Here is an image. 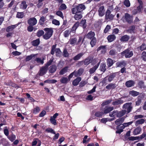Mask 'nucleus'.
<instances>
[{
    "label": "nucleus",
    "mask_w": 146,
    "mask_h": 146,
    "mask_svg": "<svg viewBox=\"0 0 146 146\" xmlns=\"http://www.w3.org/2000/svg\"><path fill=\"white\" fill-rule=\"evenodd\" d=\"M114 109L113 107L112 106H106L105 108L102 109V111L104 114H106L109 113H110L113 111Z\"/></svg>",
    "instance_id": "nucleus-8"
},
{
    "label": "nucleus",
    "mask_w": 146,
    "mask_h": 146,
    "mask_svg": "<svg viewBox=\"0 0 146 146\" xmlns=\"http://www.w3.org/2000/svg\"><path fill=\"white\" fill-rule=\"evenodd\" d=\"M63 56L65 57H68L69 56V54L66 48H65L63 51Z\"/></svg>",
    "instance_id": "nucleus-62"
},
{
    "label": "nucleus",
    "mask_w": 146,
    "mask_h": 146,
    "mask_svg": "<svg viewBox=\"0 0 146 146\" xmlns=\"http://www.w3.org/2000/svg\"><path fill=\"white\" fill-rule=\"evenodd\" d=\"M8 138L11 142L13 141L16 138V135L12 133L7 137Z\"/></svg>",
    "instance_id": "nucleus-44"
},
{
    "label": "nucleus",
    "mask_w": 146,
    "mask_h": 146,
    "mask_svg": "<svg viewBox=\"0 0 146 146\" xmlns=\"http://www.w3.org/2000/svg\"><path fill=\"white\" fill-rule=\"evenodd\" d=\"M81 78L80 77L76 78L72 81V84L74 86H77L81 81Z\"/></svg>",
    "instance_id": "nucleus-31"
},
{
    "label": "nucleus",
    "mask_w": 146,
    "mask_h": 146,
    "mask_svg": "<svg viewBox=\"0 0 146 146\" xmlns=\"http://www.w3.org/2000/svg\"><path fill=\"white\" fill-rule=\"evenodd\" d=\"M106 63L105 62H102L100 64L99 70H100L103 73H104L106 70Z\"/></svg>",
    "instance_id": "nucleus-24"
},
{
    "label": "nucleus",
    "mask_w": 146,
    "mask_h": 146,
    "mask_svg": "<svg viewBox=\"0 0 146 146\" xmlns=\"http://www.w3.org/2000/svg\"><path fill=\"white\" fill-rule=\"evenodd\" d=\"M92 60V58L90 57H88L83 60L85 65L87 66L91 63Z\"/></svg>",
    "instance_id": "nucleus-18"
},
{
    "label": "nucleus",
    "mask_w": 146,
    "mask_h": 146,
    "mask_svg": "<svg viewBox=\"0 0 146 146\" xmlns=\"http://www.w3.org/2000/svg\"><path fill=\"white\" fill-rule=\"evenodd\" d=\"M143 6L139 5L137 7V9L134 10L135 12V14H136L138 13H140L141 11V9L143 8Z\"/></svg>",
    "instance_id": "nucleus-51"
},
{
    "label": "nucleus",
    "mask_w": 146,
    "mask_h": 146,
    "mask_svg": "<svg viewBox=\"0 0 146 146\" xmlns=\"http://www.w3.org/2000/svg\"><path fill=\"white\" fill-rule=\"evenodd\" d=\"M104 114L103 111H97L95 112L94 115L97 117H102Z\"/></svg>",
    "instance_id": "nucleus-50"
},
{
    "label": "nucleus",
    "mask_w": 146,
    "mask_h": 146,
    "mask_svg": "<svg viewBox=\"0 0 146 146\" xmlns=\"http://www.w3.org/2000/svg\"><path fill=\"white\" fill-rule=\"evenodd\" d=\"M76 13L74 16V18L76 20H79L82 17V15L80 14Z\"/></svg>",
    "instance_id": "nucleus-46"
},
{
    "label": "nucleus",
    "mask_w": 146,
    "mask_h": 146,
    "mask_svg": "<svg viewBox=\"0 0 146 146\" xmlns=\"http://www.w3.org/2000/svg\"><path fill=\"white\" fill-rule=\"evenodd\" d=\"M48 67L45 65L44 66H42L40 69V73L39 75L41 76L45 74L47 72Z\"/></svg>",
    "instance_id": "nucleus-14"
},
{
    "label": "nucleus",
    "mask_w": 146,
    "mask_h": 146,
    "mask_svg": "<svg viewBox=\"0 0 146 146\" xmlns=\"http://www.w3.org/2000/svg\"><path fill=\"white\" fill-rule=\"evenodd\" d=\"M76 41H77V39L76 38H70L69 39L68 42L70 44L74 45L75 44L76 45Z\"/></svg>",
    "instance_id": "nucleus-35"
},
{
    "label": "nucleus",
    "mask_w": 146,
    "mask_h": 146,
    "mask_svg": "<svg viewBox=\"0 0 146 146\" xmlns=\"http://www.w3.org/2000/svg\"><path fill=\"white\" fill-rule=\"evenodd\" d=\"M122 56L125 55L126 58H129L132 57L133 55L132 51H130L128 48H127L121 53Z\"/></svg>",
    "instance_id": "nucleus-6"
},
{
    "label": "nucleus",
    "mask_w": 146,
    "mask_h": 146,
    "mask_svg": "<svg viewBox=\"0 0 146 146\" xmlns=\"http://www.w3.org/2000/svg\"><path fill=\"white\" fill-rule=\"evenodd\" d=\"M116 87V86L115 84L110 83L106 86V88L108 90H113L115 89Z\"/></svg>",
    "instance_id": "nucleus-23"
},
{
    "label": "nucleus",
    "mask_w": 146,
    "mask_h": 146,
    "mask_svg": "<svg viewBox=\"0 0 146 146\" xmlns=\"http://www.w3.org/2000/svg\"><path fill=\"white\" fill-rule=\"evenodd\" d=\"M141 130V129L139 127H136L133 131V134L135 135L139 134Z\"/></svg>",
    "instance_id": "nucleus-49"
},
{
    "label": "nucleus",
    "mask_w": 146,
    "mask_h": 146,
    "mask_svg": "<svg viewBox=\"0 0 146 146\" xmlns=\"http://www.w3.org/2000/svg\"><path fill=\"white\" fill-rule=\"evenodd\" d=\"M44 30L46 32L43 36V37L44 39L47 40L49 39L52 36L53 33V29L51 28H44Z\"/></svg>",
    "instance_id": "nucleus-4"
},
{
    "label": "nucleus",
    "mask_w": 146,
    "mask_h": 146,
    "mask_svg": "<svg viewBox=\"0 0 146 146\" xmlns=\"http://www.w3.org/2000/svg\"><path fill=\"white\" fill-rule=\"evenodd\" d=\"M125 19L128 23L131 24L133 21V17L128 13H125Z\"/></svg>",
    "instance_id": "nucleus-10"
},
{
    "label": "nucleus",
    "mask_w": 146,
    "mask_h": 146,
    "mask_svg": "<svg viewBox=\"0 0 146 146\" xmlns=\"http://www.w3.org/2000/svg\"><path fill=\"white\" fill-rule=\"evenodd\" d=\"M84 53L83 52L80 53L73 57V59L74 61H77L79 60L84 55Z\"/></svg>",
    "instance_id": "nucleus-26"
},
{
    "label": "nucleus",
    "mask_w": 146,
    "mask_h": 146,
    "mask_svg": "<svg viewBox=\"0 0 146 146\" xmlns=\"http://www.w3.org/2000/svg\"><path fill=\"white\" fill-rule=\"evenodd\" d=\"M122 127H123L122 125H117L116 127V129H117V130L115 131L116 133L120 134L121 133L123 132V128Z\"/></svg>",
    "instance_id": "nucleus-30"
},
{
    "label": "nucleus",
    "mask_w": 146,
    "mask_h": 146,
    "mask_svg": "<svg viewBox=\"0 0 146 146\" xmlns=\"http://www.w3.org/2000/svg\"><path fill=\"white\" fill-rule=\"evenodd\" d=\"M100 60L98 62L97 60L95 59L93 60V58H92V60L91 62V65L93 66L95 65L89 70V72L90 74H92L95 72L96 70L98 68L100 64Z\"/></svg>",
    "instance_id": "nucleus-2"
},
{
    "label": "nucleus",
    "mask_w": 146,
    "mask_h": 146,
    "mask_svg": "<svg viewBox=\"0 0 146 146\" xmlns=\"http://www.w3.org/2000/svg\"><path fill=\"white\" fill-rule=\"evenodd\" d=\"M130 38V37L129 35H125L121 36L120 40L121 42H126L129 41Z\"/></svg>",
    "instance_id": "nucleus-17"
},
{
    "label": "nucleus",
    "mask_w": 146,
    "mask_h": 146,
    "mask_svg": "<svg viewBox=\"0 0 146 146\" xmlns=\"http://www.w3.org/2000/svg\"><path fill=\"white\" fill-rule=\"evenodd\" d=\"M44 58H43L42 59L39 58H36L35 59V61H36L37 63H40L42 64H43L44 63Z\"/></svg>",
    "instance_id": "nucleus-63"
},
{
    "label": "nucleus",
    "mask_w": 146,
    "mask_h": 146,
    "mask_svg": "<svg viewBox=\"0 0 146 146\" xmlns=\"http://www.w3.org/2000/svg\"><path fill=\"white\" fill-rule=\"evenodd\" d=\"M80 22L79 21H77L73 25V26L72 27L70 31L71 33L75 34L76 33V30L79 26Z\"/></svg>",
    "instance_id": "nucleus-12"
},
{
    "label": "nucleus",
    "mask_w": 146,
    "mask_h": 146,
    "mask_svg": "<svg viewBox=\"0 0 146 146\" xmlns=\"http://www.w3.org/2000/svg\"><path fill=\"white\" fill-rule=\"evenodd\" d=\"M111 12L110 10L107 9L105 15V19H110L111 20L113 19L114 16L113 15L111 14Z\"/></svg>",
    "instance_id": "nucleus-11"
},
{
    "label": "nucleus",
    "mask_w": 146,
    "mask_h": 146,
    "mask_svg": "<svg viewBox=\"0 0 146 146\" xmlns=\"http://www.w3.org/2000/svg\"><path fill=\"white\" fill-rule=\"evenodd\" d=\"M104 7L103 6H100L98 9V15L100 17H102L104 15Z\"/></svg>",
    "instance_id": "nucleus-15"
},
{
    "label": "nucleus",
    "mask_w": 146,
    "mask_h": 146,
    "mask_svg": "<svg viewBox=\"0 0 146 146\" xmlns=\"http://www.w3.org/2000/svg\"><path fill=\"white\" fill-rule=\"evenodd\" d=\"M86 20L82 19L80 23V26L82 27L84 29H85L87 25L86 24Z\"/></svg>",
    "instance_id": "nucleus-33"
},
{
    "label": "nucleus",
    "mask_w": 146,
    "mask_h": 146,
    "mask_svg": "<svg viewBox=\"0 0 146 146\" xmlns=\"http://www.w3.org/2000/svg\"><path fill=\"white\" fill-rule=\"evenodd\" d=\"M144 83V82L143 81L141 80L139 81L138 83V87L141 88H144L145 86Z\"/></svg>",
    "instance_id": "nucleus-59"
},
{
    "label": "nucleus",
    "mask_w": 146,
    "mask_h": 146,
    "mask_svg": "<svg viewBox=\"0 0 146 146\" xmlns=\"http://www.w3.org/2000/svg\"><path fill=\"white\" fill-rule=\"evenodd\" d=\"M115 61L111 58H108L106 60L107 67L109 68L111 66L115 63Z\"/></svg>",
    "instance_id": "nucleus-13"
},
{
    "label": "nucleus",
    "mask_w": 146,
    "mask_h": 146,
    "mask_svg": "<svg viewBox=\"0 0 146 146\" xmlns=\"http://www.w3.org/2000/svg\"><path fill=\"white\" fill-rule=\"evenodd\" d=\"M109 55L111 56H114L117 54V50L116 49H111L109 52Z\"/></svg>",
    "instance_id": "nucleus-39"
},
{
    "label": "nucleus",
    "mask_w": 146,
    "mask_h": 146,
    "mask_svg": "<svg viewBox=\"0 0 146 146\" xmlns=\"http://www.w3.org/2000/svg\"><path fill=\"white\" fill-rule=\"evenodd\" d=\"M37 19L34 17L30 18L27 21V23L29 25L33 26L37 24Z\"/></svg>",
    "instance_id": "nucleus-9"
},
{
    "label": "nucleus",
    "mask_w": 146,
    "mask_h": 146,
    "mask_svg": "<svg viewBox=\"0 0 146 146\" xmlns=\"http://www.w3.org/2000/svg\"><path fill=\"white\" fill-rule=\"evenodd\" d=\"M124 119L123 117H121L117 119L115 121V123L117 125L121 126L122 123L124 121Z\"/></svg>",
    "instance_id": "nucleus-22"
},
{
    "label": "nucleus",
    "mask_w": 146,
    "mask_h": 146,
    "mask_svg": "<svg viewBox=\"0 0 146 146\" xmlns=\"http://www.w3.org/2000/svg\"><path fill=\"white\" fill-rule=\"evenodd\" d=\"M124 101L123 100H121V99H119L113 102L112 103V104L114 106H116L121 104Z\"/></svg>",
    "instance_id": "nucleus-34"
},
{
    "label": "nucleus",
    "mask_w": 146,
    "mask_h": 146,
    "mask_svg": "<svg viewBox=\"0 0 146 146\" xmlns=\"http://www.w3.org/2000/svg\"><path fill=\"white\" fill-rule=\"evenodd\" d=\"M129 94L132 96H136L139 94V92L134 90H131L129 92Z\"/></svg>",
    "instance_id": "nucleus-40"
},
{
    "label": "nucleus",
    "mask_w": 146,
    "mask_h": 146,
    "mask_svg": "<svg viewBox=\"0 0 146 146\" xmlns=\"http://www.w3.org/2000/svg\"><path fill=\"white\" fill-rule=\"evenodd\" d=\"M24 16L23 12H17L16 15V17L18 18H22Z\"/></svg>",
    "instance_id": "nucleus-57"
},
{
    "label": "nucleus",
    "mask_w": 146,
    "mask_h": 146,
    "mask_svg": "<svg viewBox=\"0 0 146 146\" xmlns=\"http://www.w3.org/2000/svg\"><path fill=\"white\" fill-rule=\"evenodd\" d=\"M68 67L66 66L62 69L59 72V74L60 75H63L66 73L68 69Z\"/></svg>",
    "instance_id": "nucleus-42"
},
{
    "label": "nucleus",
    "mask_w": 146,
    "mask_h": 146,
    "mask_svg": "<svg viewBox=\"0 0 146 146\" xmlns=\"http://www.w3.org/2000/svg\"><path fill=\"white\" fill-rule=\"evenodd\" d=\"M56 45L57 44H55L52 46L50 52L51 54L53 55H54V54L55 51L56 54H60L62 53V52L59 48H56Z\"/></svg>",
    "instance_id": "nucleus-7"
},
{
    "label": "nucleus",
    "mask_w": 146,
    "mask_h": 146,
    "mask_svg": "<svg viewBox=\"0 0 146 146\" xmlns=\"http://www.w3.org/2000/svg\"><path fill=\"white\" fill-rule=\"evenodd\" d=\"M141 102V99L140 98V96H138L137 97V100L135 102V105L139 106L140 105Z\"/></svg>",
    "instance_id": "nucleus-61"
},
{
    "label": "nucleus",
    "mask_w": 146,
    "mask_h": 146,
    "mask_svg": "<svg viewBox=\"0 0 146 146\" xmlns=\"http://www.w3.org/2000/svg\"><path fill=\"white\" fill-rule=\"evenodd\" d=\"M61 82L62 84L66 83L68 81V79L66 77H63L60 79Z\"/></svg>",
    "instance_id": "nucleus-64"
},
{
    "label": "nucleus",
    "mask_w": 146,
    "mask_h": 146,
    "mask_svg": "<svg viewBox=\"0 0 146 146\" xmlns=\"http://www.w3.org/2000/svg\"><path fill=\"white\" fill-rule=\"evenodd\" d=\"M86 8L85 5L82 4H80L77 5L76 7L72 9V14L80 13L83 10Z\"/></svg>",
    "instance_id": "nucleus-3"
},
{
    "label": "nucleus",
    "mask_w": 146,
    "mask_h": 146,
    "mask_svg": "<svg viewBox=\"0 0 146 146\" xmlns=\"http://www.w3.org/2000/svg\"><path fill=\"white\" fill-rule=\"evenodd\" d=\"M116 65L117 67H124L126 65V63L125 60H123L117 62L116 63Z\"/></svg>",
    "instance_id": "nucleus-20"
},
{
    "label": "nucleus",
    "mask_w": 146,
    "mask_h": 146,
    "mask_svg": "<svg viewBox=\"0 0 146 146\" xmlns=\"http://www.w3.org/2000/svg\"><path fill=\"white\" fill-rule=\"evenodd\" d=\"M44 34V32L42 30H39L36 33V35L38 37H40L43 35Z\"/></svg>",
    "instance_id": "nucleus-53"
},
{
    "label": "nucleus",
    "mask_w": 146,
    "mask_h": 146,
    "mask_svg": "<svg viewBox=\"0 0 146 146\" xmlns=\"http://www.w3.org/2000/svg\"><path fill=\"white\" fill-rule=\"evenodd\" d=\"M67 6L65 4L62 3L59 7V10L60 11L65 10L67 9Z\"/></svg>",
    "instance_id": "nucleus-52"
},
{
    "label": "nucleus",
    "mask_w": 146,
    "mask_h": 146,
    "mask_svg": "<svg viewBox=\"0 0 146 146\" xmlns=\"http://www.w3.org/2000/svg\"><path fill=\"white\" fill-rule=\"evenodd\" d=\"M137 49L141 51L146 50V44L143 43L140 46L137 47Z\"/></svg>",
    "instance_id": "nucleus-36"
},
{
    "label": "nucleus",
    "mask_w": 146,
    "mask_h": 146,
    "mask_svg": "<svg viewBox=\"0 0 146 146\" xmlns=\"http://www.w3.org/2000/svg\"><path fill=\"white\" fill-rule=\"evenodd\" d=\"M57 68V66L56 65H52L49 68V72L50 73H53L56 71Z\"/></svg>",
    "instance_id": "nucleus-21"
},
{
    "label": "nucleus",
    "mask_w": 146,
    "mask_h": 146,
    "mask_svg": "<svg viewBox=\"0 0 146 146\" xmlns=\"http://www.w3.org/2000/svg\"><path fill=\"white\" fill-rule=\"evenodd\" d=\"M145 120L144 119H141L136 121V124L137 125L142 124L143 123L145 122Z\"/></svg>",
    "instance_id": "nucleus-60"
},
{
    "label": "nucleus",
    "mask_w": 146,
    "mask_h": 146,
    "mask_svg": "<svg viewBox=\"0 0 146 146\" xmlns=\"http://www.w3.org/2000/svg\"><path fill=\"white\" fill-rule=\"evenodd\" d=\"M95 33L94 32L91 31L88 33L86 35V37L88 39H91L92 38L95 37L94 36Z\"/></svg>",
    "instance_id": "nucleus-19"
},
{
    "label": "nucleus",
    "mask_w": 146,
    "mask_h": 146,
    "mask_svg": "<svg viewBox=\"0 0 146 146\" xmlns=\"http://www.w3.org/2000/svg\"><path fill=\"white\" fill-rule=\"evenodd\" d=\"M75 72V77H77L81 76L83 73L84 72V69L82 68H80L78 71H74Z\"/></svg>",
    "instance_id": "nucleus-25"
},
{
    "label": "nucleus",
    "mask_w": 146,
    "mask_h": 146,
    "mask_svg": "<svg viewBox=\"0 0 146 146\" xmlns=\"http://www.w3.org/2000/svg\"><path fill=\"white\" fill-rule=\"evenodd\" d=\"M40 40L39 38H38L35 40H33L31 42L32 45L34 46H37L39 44Z\"/></svg>",
    "instance_id": "nucleus-32"
},
{
    "label": "nucleus",
    "mask_w": 146,
    "mask_h": 146,
    "mask_svg": "<svg viewBox=\"0 0 146 146\" xmlns=\"http://www.w3.org/2000/svg\"><path fill=\"white\" fill-rule=\"evenodd\" d=\"M20 8L23 9H25L27 6V5L26 4L25 1H23L20 4Z\"/></svg>",
    "instance_id": "nucleus-37"
},
{
    "label": "nucleus",
    "mask_w": 146,
    "mask_h": 146,
    "mask_svg": "<svg viewBox=\"0 0 146 146\" xmlns=\"http://www.w3.org/2000/svg\"><path fill=\"white\" fill-rule=\"evenodd\" d=\"M141 58L144 61H146V52L143 51L141 54Z\"/></svg>",
    "instance_id": "nucleus-58"
},
{
    "label": "nucleus",
    "mask_w": 146,
    "mask_h": 146,
    "mask_svg": "<svg viewBox=\"0 0 146 146\" xmlns=\"http://www.w3.org/2000/svg\"><path fill=\"white\" fill-rule=\"evenodd\" d=\"M117 117L119 118L123 116L126 113V111H125V110H122L121 111H118L117 110Z\"/></svg>",
    "instance_id": "nucleus-27"
},
{
    "label": "nucleus",
    "mask_w": 146,
    "mask_h": 146,
    "mask_svg": "<svg viewBox=\"0 0 146 146\" xmlns=\"http://www.w3.org/2000/svg\"><path fill=\"white\" fill-rule=\"evenodd\" d=\"M71 33V32L69 29H67L63 33V36L65 38L68 37L70 35Z\"/></svg>",
    "instance_id": "nucleus-38"
},
{
    "label": "nucleus",
    "mask_w": 146,
    "mask_h": 146,
    "mask_svg": "<svg viewBox=\"0 0 146 146\" xmlns=\"http://www.w3.org/2000/svg\"><path fill=\"white\" fill-rule=\"evenodd\" d=\"M16 27L15 25H12L9 26L7 27L6 29V31L9 32L10 31H12Z\"/></svg>",
    "instance_id": "nucleus-45"
},
{
    "label": "nucleus",
    "mask_w": 146,
    "mask_h": 146,
    "mask_svg": "<svg viewBox=\"0 0 146 146\" xmlns=\"http://www.w3.org/2000/svg\"><path fill=\"white\" fill-rule=\"evenodd\" d=\"M135 84L134 81L130 80L127 81L125 83L126 86L127 88H129L133 86Z\"/></svg>",
    "instance_id": "nucleus-16"
},
{
    "label": "nucleus",
    "mask_w": 146,
    "mask_h": 146,
    "mask_svg": "<svg viewBox=\"0 0 146 146\" xmlns=\"http://www.w3.org/2000/svg\"><path fill=\"white\" fill-rule=\"evenodd\" d=\"M116 38V36L114 35H108L107 39L109 42H110L113 41Z\"/></svg>",
    "instance_id": "nucleus-28"
},
{
    "label": "nucleus",
    "mask_w": 146,
    "mask_h": 146,
    "mask_svg": "<svg viewBox=\"0 0 146 146\" xmlns=\"http://www.w3.org/2000/svg\"><path fill=\"white\" fill-rule=\"evenodd\" d=\"M91 41L90 42V44L92 47H93L96 45L97 42V40L96 37H94L91 39Z\"/></svg>",
    "instance_id": "nucleus-43"
},
{
    "label": "nucleus",
    "mask_w": 146,
    "mask_h": 146,
    "mask_svg": "<svg viewBox=\"0 0 146 146\" xmlns=\"http://www.w3.org/2000/svg\"><path fill=\"white\" fill-rule=\"evenodd\" d=\"M7 86H12L15 88L17 87V85L11 80H9L7 82Z\"/></svg>",
    "instance_id": "nucleus-56"
},
{
    "label": "nucleus",
    "mask_w": 146,
    "mask_h": 146,
    "mask_svg": "<svg viewBox=\"0 0 146 146\" xmlns=\"http://www.w3.org/2000/svg\"><path fill=\"white\" fill-rule=\"evenodd\" d=\"M40 110V108L38 106H36L32 110V112L33 114H35L38 113L39 112Z\"/></svg>",
    "instance_id": "nucleus-47"
},
{
    "label": "nucleus",
    "mask_w": 146,
    "mask_h": 146,
    "mask_svg": "<svg viewBox=\"0 0 146 146\" xmlns=\"http://www.w3.org/2000/svg\"><path fill=\"white\" fill-rule=\"evenodd\" d=\"M112 101V100L111 99L104 101L102 104L101 106H103L108 105Z\"/></svg>",
    "instance_id": "nucleus-54"
},
{
    "label": "nucleus",
    "mask_w": 146,
    "mask_h": 146,
    "mask_svg": "<svg viewBox=\"0 0 146 146\" xmlns=\"http://www.w3.org/2000/svg\"><path fill=\"white\" fill-rule=\"evenodd\" d=\"M116 74L117 72L112 73L105 77L101 81V83L103 84V85H106L107 84V81L109 82H110L113 81L116 77Z\"/></svg>",
    "instance_id": "nucleus-1"
},
{
    "label": "nucleus",
    "mask_w": 146,
    "mask_h": 146,
    "mask_svg": "<svg viewBox=\"0 0 146 146\" xmlns=\"http://www.w3.org/2000/svg\"><path fill=\"white\" fill-rule=\"evenodd\" d=\"M135 28V26L134 25H132L129 27V29L127 30V32L128 33H131L134 32Z\"/></svg>",
    "instance_id": "nucleus-41"
},
{
    "label": "nucleus",
    "mask_w": 146,
    "mask_h": 146,
    "mask_svg": "<svg viewBox=\"0 0 146 146\" xmlns=\"http://www.w3.org/2000/svg\"><path fill=\"white\" fill-rule=\"evenodd\" d=\"M46 20V18L44 16L41 17L39 20L38 24L39 25L43 26L44 25V22Z\"/></svg>",
    "instance_id": "nucleus-29"
},
{
    "label": "nucleus",
    "mask_w": 146,
    "mask_h": 146,
    "mask_svg": "<svg viewBox=\"0 0 146 146\" xmlns=\"http://www.w3.org/2000/svg\"><path fill=\"white\" fill-rule=\"evenodd\" d=\"M117 110H114L111 112L109 113V116L111 117H115V115L117 117Z\"/></svg>",
    "instance_id": "nucleus-55"
},
{
    "label": "nucleus",
    "mask_w": 146,
    "mask_h": 146,
    "mask_svg": "<svg viewBox=\"0 0 146 146\" xmlns=\"http://www.w3.org/2000/svg\"><path fill=\"white\" fill-rule=\"evenodd\" d=\"M37 55V54H31L30 55L28 56H26L25 60L26 61H29L31 60L33 57H35Z\"/></svg>",
    "instance_id": "nucleus-48"
},
{
    "label": "nucleus",
    "mask_w": 146,
    "mask_h": 146,
    "mask_svg": "<svg viewBox=\"0 0 146 146\" xmlns=\"http://www.w3.org/2000/svg\"><path fill=\"white\" fill-rule=\"evenodd\" d=\"M132 104L131 102H128L126 103L123 105L122 108L125 110L127 114L129 113L132 111L133 108Z\"/></svg>",
    "instance_id": "nucleus-5"
}]
</instances>
